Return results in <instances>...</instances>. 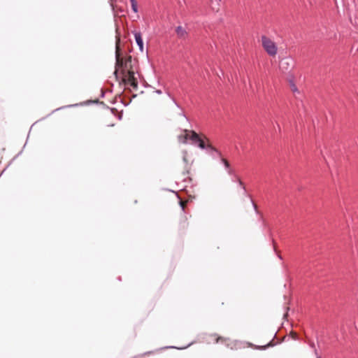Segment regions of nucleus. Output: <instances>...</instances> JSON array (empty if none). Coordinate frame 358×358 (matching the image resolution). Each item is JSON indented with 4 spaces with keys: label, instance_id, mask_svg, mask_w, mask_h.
Listing matches in <instances>:
<instances>
[{
    "label": "nucleus",
    "instance_id": "nucleus-1",
    "mask_svg": "<svg viewBox=\"0 0 358 358\" xmlns=\"http://www.w3.org/2000/svg\"><path fill=\"white\" fill-rule=\"evenodd\" d=\"M115 75L117 76L119 70H121L123 75V81L126 85L131 86L133 89L136 90L138 88V82L135 78L134 72L130 70H127V62L131 61V56L129 57L128 60L124 62L120 57L119 53V45L116 44L115 48Z\"/></svg>",
    "mask_w": 358,
    "mask_h": 358
},
{
    "label": "nucleus",
    "instance_id": "nucleus-18",
    "mask_svg": "<svg viewBox=\"0 0 358 358\" xmlns=\"http://www.w3.org/2000/svg\"><path fill=\"white\" fill-rule=\"evenodd\" d=\"M155 92L157 94H161L162 93V90H157L155 91Z\"/></svg>",
    "mask_w": 358,
    "mask_h": 358
},
{
    "label": "nucleus",
    "instance_id": "nucleus-14",
    "mask_svg": "<svg viewBox=\"0 0 358 358\" xmlns=\"http://www.w3.org/2000/svg\"><path fill=\"white\" fill-rule=\"evenodd\" d=\"M309 345H310V347L311 348H313V349H314V350H315V349H316V348H315V343H314L313 342H310V343H309Z\"/></svg>",
    "mask_w": 358,
    "mask_h": 358
},
{
    "label": "nucleus",
    "instance_id": "nucleus-15",
    "mask_svg": "<svg viewBox=\"0 0 358 358\" xmlns=\"http://www.w3.org/2000/svg\"><path fill=\"white\" fill-rule=\"evenodd\" d=\"M251 201H252V204L253 206V208L255 210V211L257 213V205L254 203V201L251 199Z\"/></svg>",
    "mask_w": 358,
    "mask_h": 358
},
{
    "label": "nucleus",
    "instance_id": "nucleus-5",
    "mask_svg": "<svg viewBox=\"0 0 358 358\" xmlns=\"http://www.w3.org/2000/svg\"><path fill=\"white\" fill-rule=\"evenodd\" d=\"M292 62V59L289 58H284L280 62V69L282 71H288L290 69V63Z\"/></svg>",
    "mask_w": 358,
    "mask_h": 358
},
{
    "label": "nucleus",
    "instance_id": "nucleus-13",
    "mask_svg": "<svg viewBox=\"0 0 358 358\" xmlns=\"http://www.w3.org/2000/svg\"><path fill=\"white\" fill-rule=\"evenodd\" d=\"M179 203H180V206L182 210H185V202L183 201H182V200H180Z\"/></svg>",
    "mask_w": 358,
    "mask_h": 358
},
{
    "label": "nucleus",
    "instance_id": "nucleus-16",
    "mask_svg": "<svg viewBox=\"0 0 358 358\" xmlns=\"http://www.w3.org/2000/svg\"><path fill=\"white\" fill-rule=\"evenodd\" d=\"M271 344L268 343L267 345L261 346V347H259V349L264 350V349H266V348L267 346H271Z\"/></svg>",
    "mask_w": 358,
    "mask_h": 358
},
{
    "label": "nucleus",
    "instance_id": "nucleus-9",
    "mask_svg": "<svg viewBox=\"0 0 358 358\" xmlns=\"http://www.w3.org/2000/svg\"><path fill=\"white\" fill-rule=\"evenodd\" d=\"M221 162L224 164L227 173L229 171V170L232 169L231 168V166H230L229 162L227 159H225L224 158H221Z\"/></svg>",
    "mask_w": 358,
    "mask_h": 358
},
{
    "label": "nucleus",
    "instance_id": "nucleus-17",
    "mask_svg": "<svg viewBox=\"0 0 358 358\" xmlns=\"http://www.w3.org/2000/svg\"><path fill=\"white\" fill-rule=\"evenodd\" d=\"M315 355L316 356V358H321L320 356L318 355L317 349H315Z\"/></svg>",
    "mask_w": 358,
    "mask_h": 358
},
{
    "label": "nucleus",
    "instance_id": "nucleus-6",
    "mask_svg": "<svg viewBox=\"0 0 358 358\" xmlns=\"http://www.w3.org/2000/svg\"><path fill=\"white\" fill-rule=\"evenodd\" d=\"M231 176V180L233 182H236L240 177L237 175L234 169L229 170V171L227 173Z\"/></svg>",
    "mask_w": 358,
    "mask_h": 358
},
{
    "label": "nucleus",
    "instance_id": "nucleus-8",
    "mask_svg": "<svg viewBox=\"0 0 358 358\" xmlns=\"http://www.w3.org/2000/svg\"><path fill=\"white\" fill-rule=\"evenodd\" d=\"M236 182L238 183V186L242 189L243 192V194L245 196H248L251 199L250 196L248 194L247 192V190H246V188L245 187V185L244 183L242 182V180H241V178L238 179V180H237Z\"/></svg>",
    "mask_w": 358,
    "mask_h": 358
},
{
    "label": "nucleus",
    "instance_id": "nucleus-3",
    "mask_svg": "<svg viewBox=\"0 0 358 358\" xmlns=\"http://www.w3.org/2000/svg\"><path fill=\"white\" fill-rule=\"evenodd\" d=\"M262 43L264 49L270 56L277 54L278 48L275 43L266 36H262Z\"/></svg>",
    "mask_w": 358,
    "mask_h": 358
},
{
    "label": "nucleus",
    "instance_id": "nucleus-11",
    "mask_svg": "<svg viewBox=\"0 0 358 358\" xmlns=\"http://www.w3.org/2000/svg\"><path fill=\"white\" fill-rule=\"evenodd\" d=\"M213 336L215 337V343H219V342L226 343L227 341H229L228 338H223L222 336H218L217 334H214Z\"/></svg>",
    "mask_w": 358,
    "mask_h": 358
},
{
    "label": "nucleus",
    "instance_id": "nucleus-21",
    "mask_svg": "<svg viewBox=\"0 0 358 358\" xmlns=\"http://www.w3.org/2000/svg\"><path fill=\"white\" fill-rule=\"evenodd\" d=\"M110 6H111L113 10H114V6H113V4L112 3H110Z\"/></svg>",
    "mask_w": 358,
    "mask_h": 358
},
{
    "label": "nucleus",
    "instance_id": "nucleus-19",
    "mask_svg": "<svg viewBox=\"0 0 358 358\" xmlns=\"http://www.w3.org/2000/svg\"><path fill=\"white\" fill-rule=\"evenodd\" d=\"M292 90L293 91H296L297 90L296 87L294 85H293Z\"/></svg>",
    "mask_w": 358,
    "mask_h": 358
},
{
    "label": "nucleus",
    "instance_id": "nucleus-2",
    "mask_svg": "<svg viewBox=\"0 0 358 358\" xmlns=\"http://www.w3.org/2000/svg\"><path fill=\"white\" fill-rule=\"evenodd\" d=\"M189 132L191 133L189 139L192 141L194 145H196L202 150L206 149L208 152H210L212 155H214L215 154L217 157H221L220 152L210 145H206L204 141L199 136L197 133L194 131H190Z\"/></svg>",
    "mask_w": 358,
    "mask_h": 358
},
{
    "label": "nucleus",
    "instance_id": "nucleus-7",
    "mask_svg": "<svg viewBox=\"0 0 358 358\" xmlns=\"http://www.w3.org/2000/svg\"><path fill=\"white\" fill-rule=\"evenodd\" d=\"M176 32L177 35L180 38L184 37L187 34L185 29L181 26H178L176 27Z\"/></svg>",
    "mask_w": 358,
    "mask_h": 358
},
{
    "label": "nucleus",
    "instance_id": "nucleus-4",
    "mask_svg": "<svg viewBox=\"0 0 358 358\" xmlns=\"http://www.w3.org/2000/svg\"><path fill=\"white\" fill-rule=\"evenodd\" d=\"M133 34L135 38L136 43L138 46L139 50L143 52V41L142 38L141 33L140 31H134Z\"/></svg>",
    "mask_w": 358,
    "mask_h": 358
},
{
    "label": "nucleus",
    "instance_id": "nucleus-20",
    "mask_svg": "<svg viewBox=\"0 0 358 358\" xmlns=\"http://www.w3.org/2000/svg\"><path fill=\"white\" fill-rule=\"evenodd\" d=\"M181 116L185 117L187 120V117H186V115L184 114V113H181Z\"/></svg>",
    "mask_w": 358,
    "mask_h": 358
},
{
    "label": "nucleus",
    "instance_id": "nucleus-12",
    "mask_svg": "<svg viewBox=\"0 0 358 358\" xmlns=\"http://www.w3.org/2000/svg\"><path fill=\"white\" fill-rule=\"evenodd\" d=\"M167 95L169 96V97L173 101V102L174 103V104L179 108H180V106H179V104L177 103V101H176V99H174V97H173L171 94L167 92H166Z\"/></svg>",
    "mask_w": 358,
    "mask_h": 358
},
{
    "label": "nucleus",
    "instance_id": "nucleus-10",
    "mask_svg": "<svg viewBox=\"0 0 358 358\" xmlns=\"http://www.w3.org/2000/svg\"><path fill=\"white\" fill-rule=\"evenodd\" d=\"M129 1H130V3H131V6L132 10L135 13H137L138 11L137 1L136 0H129Z\"/></svg>",
    "mask_w": 358,
    "mask_h": 358
}]
</instances>
